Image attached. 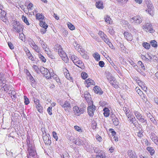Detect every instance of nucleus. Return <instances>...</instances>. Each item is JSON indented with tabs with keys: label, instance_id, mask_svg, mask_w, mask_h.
Listing matches in <instances>:
<instances>
[{
	"label": "nucleus",
	"instance_id": "25",
	"mask_svg": "<svg viewBox=\"0 0 158 158\" xmlns=\"http://www.w3.org/2000/svg\"><path fill=\"white\" fill-rule=\"evenodd\" d=\"M147 149L150 152L151 155H152L154 153L155 151L152 148L147 147Z\"/></svg>",
	"mask_w": 158,
	"mask_h": 158
},
{
	"label": "nucleus",
	"instance_id": "16",
	"mask_svg": "<svg viewBox=\"0 0 158 158\" xmlns=\"http://www.w3.org/2000/svg\"><path fill=\"white\" fill-rule=\"evenodd\" d=\"M93 90L95 93L99 94L100 95L102 94L103 93V92L101 90L100 88L97 86H94Z\"/></svg>",
	"mask_w": 158,
	"mask_h": 158
},
{
	"label": "nucleus",
	"instance_id": "44",
	"mask_svg": "<svg viewBox=\"0 0 158 158\" xmlns=\"http://www.w3.org/2000/svg\"><path fill=\"white\" fill-rule=\"evenodd\" d=\"M143 46L147 49H149L150 47V44L147 43H144L143 44Z\"/></svg>",
	"mask_w": 158,
	"mask_h": 158
},
{
	"label": "nucleus",
	"instance_id": "43",
	"mask_svg": "<svg viewBox=\"0 0 158 158\" xmlns=\"http://www.w3.org/2000/svg\"><path fill=\"white\" fill-rule=\"evenodd\" d=\"M138 64L140 66L143 70H145V67L143 63L141 61H139L138 62Z\"/></svg>",
	"mask_w": 158,
	"mask_h": 158
},
{
	"label": "nucleus",
	"instance_id": "57",
	"mask_svg": "<svg viewBox=\"0 0 158 158\" xmlns=\"http://www.w3.org/2000/svg\"><path fill=\"white\" fill-rule=\"evenodd\" d=\"M74 128L76 130L79 132H82V129L79 127H78L77 126H74Z\"/></svg>",
	"mask_w": 158,
	"mask_h": 158
},
{
	"label": "nucleus",
	"instance_id": "63",
	"mask_svg": "<svg viewBox=\"0 0 158 158\" xmlns=\"http://www.w3.org/2000/svg\"><path fill=\"white\" fill-rule=\"evenodd\" d=\"M142 99L144 101H145L146 100V97L145 94H143V93L140 96Z\"/></svg>",
	"mask_w": 158,
	"mask_h": 158
},
{
	"label": "nucleus",
	"instance_id": "2",
	"mask_svg": "<svg viewBox=\"0 0 158 158\" xmlns=\"http://www.w3.org/2000/svg\"><path fill=\"white\" fill-rule=\"evenodd\" d=\"M40 72H41L46 78L50 79V73L47 69L43 67H41L40 68Z\"/></svg>",
	"mask_w": 158,
	"mask_h": 158
},
{
	"label": "nucleus",
	"instance_id": "32",
	"mask_svg": "<svg viewBox=\"0 0 158 158\" xmlns=\"http://www.w3.org/2000/svg\"><path fill=\"white\" fill-rule=\"evenodd\" d=\"M123 110L124 111L126 116H129V114H130V110H128V109L127 108L125 107H123Z\"/></svg>",
	"mask_w": 158,
	"mask_h": 158
},
{
	"label": "nucleus",
	"instance_id": "55",
	"mask_svg": "<svg viewBox=\"0 0 158 158\" xmlns=\"http://www.w3.org/2000/svg\"><path fill=\"white\" fill-rule=\"evenodd\" d=\"M66 73L65 76L66 77L67 79H68L69 80H72V77H70V74L69 73H67L66 72L65 73Z\"/></svg>",
	"mask_w": 158,
	"mask_h": 158
},
{
	"label": "nucleus",
	"instance_id": "52",
	"mask_svg": "<svg viewBox=\"0 0 158 158\" xmlns=\"http://www.w3.org/2000/svg\"><path fill=\"white\" fill-rule=\"evenodd\" d=\"M61 57L62 58V60H64L65 62L67 63V62L69 60V59L66 54L65 55V56H63Z\"/></svg>",
	"mask_w": 158,
	"mask_h": 158
},
{
	"label": "nucleus",
	"instance_id": "41",
	"mask_svg": "<svg viewBox=\"0 0 158 158\" xmlns=\"http://www.w3.org/2000/svg\"><path fill=\"white\" fill-rule=\"evenodd\" d=\"M36 108L37 109L39 112L41 113L43 112V107L40 104L36 106Z\"/></svg>",
	"mask_w": 158,
	"mask_h": 158
},
{
	"label": "nucleus",
	"instance_id": "56",
	"mask_svg": "<svg viewBox=\"0 0 158 158\" xmlns=\"http://www.w3.org/2000/svg\"><path fill=\"white\" fill-rule=\"evenodd\" d=\"M107 79L109 81L110 83L112 82V81H113L114 80H116L114 77L111 76L109 78H107Z\"/></svg>",
	"mask_w": 158,
	"mask_h": 158
},
{
	"label": "nucleus",
	"instance_id": "33",
	"mask_svg": "<svg viewBox=\"0 0 158 158\" xmlns=\"http://www.w3.org/2000/svg\"><path fill=\"white\" fill-rule=\"evenodd\" d=\"M10 88V85L7 84H5L2 87V88L5 91H8V90H9Z\"/></svg>",
	"mask_w": 158,
	"mask_h": 158
},
{
	"label": "nucleus",
	"instance_id": "38",
	"mask_svg": "<svg viewBox=\"0 0 158 158\" xmlns=\"http://www.w3.org/2000/svg\"><path fill=\"white\" fill-rule=\"evenodd\" d=\"M150 44L152 46L154 47H156L157 46V44L155 40H152L150 42Z\"/></svg>",
	"mask_w": 158,
	"mask_h": 158
},
{
	"label": "nucleus",
	"instance_id": "28",
	"mask_svg": "<svg viewBox=\"0 0 158 158\" xmlns=\"http://www.w3.org/2000/svg\"><path fill=\"white\" fill-rule=\"evenodd\" d=\"M93 56L97 61H98L99 60H100V56L97 53H95L94 54Z\"/></svg>",
	"mask_w": 158,
	"mask_h": 158
},
{
	"label": "nucleus",
	"instance_id": "20",
	"mask_svg": "<svg viewBox=\"0 0 158 158\" xmlns=\"http://www.w3.org/2000/svg\"><path fill=\"white\" fill-rule=\"evenodd\" d=\"M104 19L105 20V21L107 23H109V24H111L112 23V20L109 16L106 15L104 17Z\"/></svg>",
	"mask_w": 158,
	"mask_h": 158
},
{
	"label": "nucleus",
	"instance_id": "39",
	"mask_svg": "<svg viewBox=\"0 0 158 158\" xmlns=\"http://www.w3.org/2000/svg\"><path fill=\"white\" fill-rule=\"evenodd\" d=\"M23 28L21 26V25L20 24H19V25L17 27L16 29H15V30L17 31L19 33L22 30Z\"/></svg>",
	"mask_w": 158,
	"mask_h": 158
},
{
	"label": "nucleus",
	"instance_id": "24",
	"mask_svg": "<svg viewBox=\"0 0 158 158\" xmlns=\"http://www.w3.org/2000/svg\"><path fill=\"white\" fill-rule=\"evenodd\" d=\"M58 54L61 57L63 56H65V55L66 54L62 48H59L58 49Z\"/></svg>",
	"mask_w": 158,
	"mask_h": 158
},
{
	"label": "nucleus",
	"instance_id": "4",
	"mask_svg": "<svg viewBox=\"0 0 158 158\" xmlns=\"http://www.w3.org/2000/svg\"><path fill=\"white\" fill-rule=\"evenodd\" d=\"M59 103L61 106L64 108L65 110L66 111H68L71 107L69 102L67 101H65L64 104H63L61 101H60Z\"/></svg>",
	"mask_w": 158,
	"mask_h": 158
},
{
	"label": "nucleus",
	"instance_id": "31",
	"mask_svg": "<svg viewBox=\"0 0 158 158\" xmlns=\"http://www.w3.org/2000/svg\"><path fill=\"white\" fill-rule=\"evenodd\" d=\"M40 24L41 26L44 29H47L48 27L46 23L44 21L40 22Z\"/></svg>",
	"mask_w": 158,
	"mask_h": 158
},
{
	"label": "nucleus",
	"instance_id": "37",
	"mask_svg": "<svg viewBox=\"0 0 158 158\" xmlns=\"http://www.w3.org/2000/svg\"><path fill=\"white\" fill-rule=\"evenodd\" d=\"M45 144L50 145L51 143V141L50 139H43Z\"/></svg>",
	"mask_w": 158,
	"mask_h": 158
},
{
	"label": "nucleus",
	"instance_id": "11",
	"mask_svg": "<svg viewBox=\"0 0 158 158\" xmlns=\"http://www.w3.org/2000/svg\"><path fill=\"white\" fill-rule=\"evenodd\" d=\"M127 154L130 158H138L136 153L132 150H128Z\"/></svg>",
	"mask_w": 158,
	"mask_h": 158
},
{
	"label": "nucleus",
	"instance_id": "19",
	"mask_svg": "<svg viewBox=\"0 0 158 158\" xmlns=\"http://www.w3.org/2000/svg\"><path fill=\"white\" fill-rule=\"evenodd\" d=\"M76 65L82 69L85 68L84 64L81 60H80L77 64H76Z\"/></svg>",
	"mask_w": 158,
	"mask_h": 158
},
{
	"label": "nucleus",
	"instance_id": "1",
	"mask_svg": "<svg viewBox=\"0 0 158 158\" xmlns=\"http://www.w3.org/2000/svg\"><path fill=\"white\" fill-rule=\"evenodd\" d=\"M83 106L81 108L79 109V107L77 106H75L73 107V110L77 115L79 116L83 113L84 110L85 109V106H84L83 104Z\"/></svg>",
	"mask_w": 158,
	"mask_h": 158
},
{
	"label": "nucleus",
	"instance_id": "5",
	"mask_svg": "<svg viewBox=\"0 0 158 158\" xmlns=\"http://www.w3.org/2000/svg\"><path fill=\"white\" fill-rule=\"evenodd\" d=\"M134 114L137 118L139 121L143 123H144L145 122L146 123V120H145L144 118L143 117V116L139 113L138 111H135L134 112Z\"/></svg>",
	"mask_w": 158,
	"mask_h": 158
},
{
	"label": "nucleus",
	"instance_id": "30",
	"mask_svg": "<svg viewBox=\"0 0 158 158\" xmlns=\"http://www.w3.org/2000/svg\"><path fill=\"white\" fill-rule=\"evenodd\" d=\"M77 50L81 55L84 53V52L86 51L83 48H81H81H78L77 49Z\"/></svg>",
	"mask_w": 158,
	"mask_h": 158
},
{
	"label": "nucleus",
	"instance_id": "60",
	"mask_svg": "<svg viewBox=\"0 0 158 158\" xmlns=\"http://www.w3.org/2000/svg\"><path fill=\"white\" fill-rule=\"evenodd\" d=\"M1 19L4 22L6 23L7 21V19L6 16H0Z\"/></svg>",
	"mask_w": 158,
	"mask_h": 158
},
{
	"label": "nucleus",
	"instance_id": "14",
	"mask_svg": "<svg viewBox=\"0 0 158 158\" xmlns=\"http://www.w3.org/2000/svg\"><path fill=\"white\" fill-rule=\"evenodd\" d=\"M26 142L28 148L35 147L32 139H27Z\"/></svg>",
	"mask_w": 158,
	"mask_h": 158
},
{
	"label": "nucleus",
	"instance_id": "8",
	"mask_svg": "<svg viewBox=\"0 0 158 158\" xmlns=\"http://www.w3.org/2000/svg\"><path fill=\"white\" fill-rule=\"evenodd\" d=\"M130 21L132 23L135 22L138 23H140L142 22V19L140 16H136L130 19Z\"/></svg>",
	"mask_w": 158,
	"mask_h": 158
},
{
	"label": "nucleus",
	"instance_id": "7",
	"mask_svg": "<svg viewBox=\"0 0 158 158\" xmlns=\"http://www.w3.org/2000/svg\"><path fill=\"white\" fill-rule=\"evenodd\" d=\"M95 110V106H89L87 108L88 112L90 116H93L94 115V112Z\"/></svg>",
	"mask_w": 158,
	"mask_h": 158
},
{
	"label": "nucleus",
	"instance_id": "29",
	"mask_svg": "<svg viewBox=\"0 0 158 158\" xmlns=\"http://www.w3.org/2000/svg\"><path fill=\"white\" fill-rule=\"evenodd\" d=\"M114 125L115 126H117L119 124V121L118 119L115 118L112 119Z\"/></svg>",
	"mask_w": 158,
	"mask_h": 158
},
{
	"label": "nucleus",
	"instance_id": "23",
	"mask_svg": "<svg viewBox=\"0 0 158 158\" xmlns=\"http://www.w3.org/2000/svg\"><path fill=\"white\" fill-rule=\"evenodd\" d=\"M110 84L115 88H117L118 87V82L116 80H114L112 82L110 83Z\"/></svg>",
	"mask_w": 158,
	"mask_h": 158
},
{
	"label": "nucleus",
	"instance_id": "49",
	"mask_svg": "<svg viewBox=\"0 0 158 158\" xmlns=\"http://www.w3.org/2000/svg\"><path fill=\"white\" fill-rule=\"evenodd\" d=\"M85 53L81 55L82 57L85 59H88L89 58V56L87 54V52L86 51L84 52Z\"/></svg>",
	"mask_w": 158,
	"mask_h": 158
},
{
	"label": "nucleus",
	"instance_id": "26",
	"mask_svg": "<svg viewBox=\"0 0 158 158\" xmlns=\"http://www.w3.org/2000/svg\"><path fill=\"white\" fill-rule=\"evenodd\" d=\"M27 55L28 56V58L32 61L34 60V58L33 57V56L31 54L30 52V51L28 50V52L27 53Z\"/></svg>",
	"mask_w": 158,
	"mask_h": 158
},
{
	"label": "nucleus",
	"instance_id": "59",
	"mask_svg": "<svg viewBox=\"0 0 158 158\" xmlns=\"http://www.w3.org/2000/svg\"><path fill=\"white\" fill-rule=\"evenodd\" d=\"M50 137V135L49 134L47 135L46 133H43V138H49Z\"/></svg>",
	"mask_w": 158,
	"mask_h": 158
},
{
	"label": "nucleus",
	"instance_id": "50",
	"mask_svg": "<svg viewBox=\"0 0 158 158\" xmlns=\"http://www.w3.org/2000/svg\"><path fill=\"white\" fill-rule=\"evenodd\" d=\"M24 103L25 105H28L30 102L28 98L26 96H24Z\"/></svg>",
	"mask_w": 158,
	"mask_h": 158
},
{
	"label": "nucleus",
	"instance_id": "40",
	"mask_svg": "<svg viewBox=\"0 0 158 158\" xmlns=\"http://www.w3.org/2000/svg\"><path fill=\"white\" fill-rule=\"evenodd\" d=\"M96 158H108L104 154L101 153L96 156Z\"/></svg>",
	"mask_w": 158,
	"mask_h": 158
},
{
	"label": "nucleus",
	"instance_id": "53",
	"mask_svg": "<svg viewBox=\"0 0 158 158\" xmlns=\"http://www.w3.org/2000/svg\"><path fill=\"white\" fill-rule=\"evenodd\" d=\"M81 76L83 79H85L87 77L88 75L85 72H82L81 74Z\"/></svg>",
	"mask_w": 158,
	"mask_h": 158
},
{
	"label": "nucleus",
	"instance_id": "46",
	"mask_svg": "<svg viewBox=\"0 0 158 158\" xmlns=\"http://www.w3.org/2000/svg\"><path fill=\"white\" fill-rule=\"evenodd\" d=\"M153 8H148L146 10V11L148 14H149L150 15H152L153 13Z\"/></svg>",
	"mask_w": 158,
	"mask_h": 158
},
{
	"label": "nucleus",
	"instance_id": "13",
	"mask_svg": "<svg viewBox=\"0 0 158 158\" xmlns=\"http://www.w3.org/2000/svg\"><path fill=\"white\" fill-rule=\"evenodd\" d=\"M73 142L77 145H85L83 140L81 139H73Z\"/></svg>",
	"mask_w": 158,
	"mask_h": 158
},
{
	"label": "nucleus",
	"instance_id": "21",
	"mask_svg": "<svg viewBox=\"0 0 158 158\" xmlns=\"http://www.w3.org/2000/svg\"><path fill=\"white\" fill-rule=\"evenodd\" d=\"M104 114L106 117H108L110 114V110L107 108H105L103 109Z\"/></svg>",
	"mask_w": 158,
	"mask_h": 158
},
{
	"label": "nucleus",
	"instance_id": "10",
	"mask_svg": "<svg viewBox=\"0 0 158 158\" xmlns=\"http://www.w3.org/2000/svg\"><path fill=\"white\" fill-rule=\"evenodd\" d=\"M102 40H103L107 44L110 48H113L114 47L113 46L111 43L109 39L108 38L107 35L105 36L103 38V39Z\"/></svg>",
	"mask_w": 158,
	"mask_h": 158
},
{
	"label": "nucleus",
	"instance_id": "58",
	"mask_svg": "<svg viewBox=\"0 0 158 158\" xmlns=\"http://www.w3.org/2000/svg\"><path fill=\"white\" fill-rule=\"evenodd\" d=\"M147 3V7L148 8H152V2L151 1H148Z\"/></svg>",
	"mask_w": 158,
	"mask_h": 158
},
{
	"label": "nucleus",
	"instance_id": "61",
	"mask_svg": "<svg viewBox=\"0 0 158 158\" xmlns=\"http://www.w3.org/2000/svg\"><path fill=\"white\" fill-rule=\"evenodd\" d=\"M141 88L144 91H145L146 92L147 91V88L145 84L141 86Z\"/></svg>",
	"mask_w": 158,
	"mask_h": 158
},
{
	"label": "nucleus",
	"instance_id": "36",
	"mask_svg": "<svg viewBox=\"0 0 158 158\" xmlns=\"http://www.w3.org/2000/svg\"><path fill=\"white\" fill-rule=\"evenodd\" d=\"M22 20L27 25H29V23L28 22L27 18L24 15H23L22 17Z\"/></svg>",
	"mask_w": 158,
	"mask_h": 158
},
{
	"label": "nucleus",
	"instance_id": "51",
	"mask_svg": "<svg viewBox=\"0 0 158 158\" xmlns=\"http://www.w3.org/2000/svg\"><path fill=\"white\" fill-rule=\"evenodd\" d=\"M52 78L55 79L56 82L57 83H60V81L59 78L56 75H53V76H52Z\"/></svg>",
	"mask_w": 158,
	"mask_h": 158
},
{
	"label": "nucleus",
	"instance_id": "48",
	"mask_svg": "<svg viewBox=\"0 0 158 158\" xmlns=\"http://www.w3.org/2000/svg\"><path fill=\"white\" fill-rule=\"evenodd\" d=\"M135 90L139 96L141 95L143 93V92L138 87H136L135 88Z\"/></svg>",
	"mask_w": 158,
	"mask_h": 158
},
{
	"label": "nucleus",
	"instance_id": "34",
	"mask_svg": "<svg viewBox=\"0 0 158 158\" xmlns=\"http://www.w3.org/2000/svg\"><path fill=\"white\" fill-rule=\"evenodd\" d=\"M98 34L99 35L102 39H103V38L106 35L103 32L101 31H99Z\"/></svg>",
	"mask_w": 158,
	"mask_h": 158
},
{
	"label": "nucleus",
	"instance_id": "18",
	"mask_svg": "<svg viewBox=\"0 0 158 158\" xmlns=\"http://www.w3.org/2000/svg\"><path fill=\"white\" fill-rule=\"evenodd\" d=\"M45 51L49 57L52 59L54 58V57L52 55V52L50 50H49L48 48L47 49H45Z\"/></svg>",
	"mask_w": 158,
	"mask_h": 158
},
{
	"label": "nucleus",
	"instance_id": "6",
	"mask_svg": "<svg viewBox=\"0 0 158 158\" xmlns=\"http://www.w3.org/2000/svg\"><path fill=\"white\" fill-rule=\"evenodd\" d=\"M29 44L32 48L34 49L35 51L38 53L40 52V49L35 44V42L32 40L29 41Z\"/></svg>",
	"mask_w": 158,
	"mask_h": 158
},
{
	"label": "nucleus",
	"instance_id": "27",
	"mask_svg": "<svg viewBox=\"0 0 158 158\" xmlns=\"http://www.w3.org/2000/svg\"><path fill=\"white\" fill-rule=\"evenodd\" d=\"M39 58L43 62L45 63L46 62V60L44 57L41 54L39 53L38 54Z\"/></svg>",
	"mask_w": 158,
	"mask_h": 158
},
{
	"label": "nucleus",
	"instance_id": "64",
	"mask_svg": "<svg viewBox=\"0 0 158 158\" xmlns=\"http://www.w3.org/2000/svg\"><path fill=\"white\" fill-rule=\"evenodd\" d=\"M19 24H20V23L19 22H17L16 21L15 23L13 25V28L15 29V30L16 29L17 27L18 26Z\"/></svg>",
	"mask_w": 158,
	"mask_h": 158
},
{
	"label": "nucleus",
	"instance_id": "42",
	"mask_svg": "<svg viewBox=\"0 0 158 158\" xmlns=\"http://www.w3.org/2000/svg\"><path fill=\"white\" fill-rule=\"evenodd\" d=\"M89 97H88L87 98H86V101H87V102L90 105L92 104L93 102L92 101L90 95H89Z\"/></svg>",
	"mask_w": 158,
	"mask_h": 158
},
{
	"label": "nucleus",
	"instance_id": "3",
	"mask_svg": "<svg viewBox=\"0 0 158 158\" xmlns=\"http://www.w3.org/2000/svg\"><path fill=\"white\" fill-rule=\"evenodd\" d=\"M143 28L146 32L152 33L154 31L152 25L149 23H145L143 26Z\"/></svg>",
	"mask_w": 158,
	"mask_h": 158
},
{
	"label": "nucleus",
	"instance_id": "35",
	"mask_svg": "<svg viewBox=\"0 0 158 158\" xmlns=\"http://www.w3.org/2000/svg\"><path fill=\"white\" fill-rule=\"evenodd\" d=\"M68 26L69 28L71 30H73L75 29V26L72 24L70 23H68Z\"/></svg>",
	"mask_w": 158,
	"mask_h": 158
},
{
	"label": "nucleus",
	"instance_id": "22",
	"mask_svg": "<svg viewBox=\"0 0 158 158\" xmlns=\"http://www.w3.org/2000/svg\"><path fill=\"white\" fill-rule=\"evenodd\" d=\"M3 6H0V16H6V12L2 10Z\"/></svg>",
	"mask_w": 158,
	"mask_h": 158
},
{
	"label": "nucleus",
	"instance_id": "45",
	"mask_svg": "<svg viewBox=\"0 0 158 158\" xmlns=\"http://www.w3.org/2000/svg\"><path fill=\"white\" fill-rule=\"evenodd\" d=\"M94 150L95 152L96 153H98V155H99L101 153H102V151L100 150L99 149L97 148H94Z\"/></svg>",
	"mask_w": 158,
	"mask_h": 158
},
{
	"label": "nucleus",
	"instance_id": "54",
	"mask_svg": "<svg viewBox=\"0 0 158 158\" xmlns=\"http://www.w3.org/2000/svg\"><path fill=\"white\" fill-rule=\"evenodd\" d=\"M36 17L37 19H43L44 18V16L40 14H37L36 15Z\"/></svg>",
	"mask_w": 158,
	"mask_h": 158
},
{
	"label": "nucleus",
	"instance_id": "62",
	"mask_svg": "<svg viewBox=\"0 0 158 158\" xmlns=\"http://www.w3.org/2000/svg\"><path fill=\"white\" fill-rule=\"evenodd\" d=\"M34 102L35 103L36 106L40 104V100L37 98H35L34 99Z\"/></svg>",
	"mask_w": 158,
	"mask_h": 158
},
{
	"label": "nucleus",
	"instance_id": "17",
	"mask_svg": "<svg viewBox=\"0 0 158 158\" xmlns=\"http://www.w3.org/2000/svg\"><path fill=\"white\" fill-rule=\"evenodd\" d=\"M85 81L87 83V87H89L90 85H95L94 81L90 78L86 80Z\"/></svg>",
	"mask_w": 158,
	"mask_h": 158
},
{
	"label": "nucleus",
	"instance_id": "12",
	"mask_svg": "<svg viewBox=\"0 0 158 158\" xmlns=\"http://www.w3.org/2000/svg\"><path fill=\"white\" fill-rule=\"evenodd\" d=\"M95 6L96 7L99 9H103L104 8L103 3L101 1H96Z\"/></svg>",
	"mask_w": 158,
	"mask_h": 158
},
{
	"label": "nucleus",
	"instance_id": "9",
	"mask_svg": "<svg viewBox=\"0 0 158 158\" xmlns=\"http://www.w3.org/2000/svg\"><path fill=\"white\" fill-rule=\"evenodd\" d=\"M28 151L29 156L34 157L36 154V152L35 149V147L28 148Z\"/></svg>",
	"mask_w": 158,
	"mask_h": 158
},
{
	"label": "nucleus",
	"instance_id": "15",
	"mask_svg": "<svg viewBox=\"0 0 158 158\" xmlns=\"http://www.w3.org/2000/svg\"><path fill=\"white\" fill-rule=\"evenodd\" d=\"M124 35L125 38L127 40L131 41L132 40V36L131 34L127 32H125Z\"/></svg>",
	"mask_w": 158,
	"mask_h": 158
},
{
	"label": "nucleus",
	"instance_id": "47",
	"mask_svg": "<svg viewBox=\"0 0 158 158\" xmlns=\"http://www.w3.org/2000/svg\"><path fill=\"white\" fill-rule=\"evenodd\" d=\"M33 68L37 73H40V69L37 66L34 65L33 66Z\"/></svg>",
	"mask_w": 158,
	"mask_h": 158
}]
</instances>
